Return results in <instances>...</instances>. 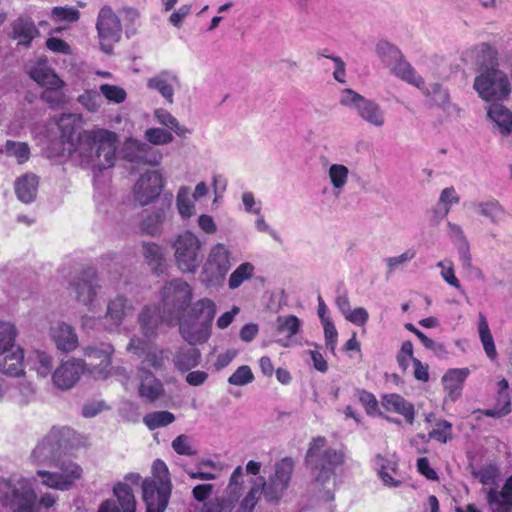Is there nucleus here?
I'll use <instances>...</instances> for the list:
<instances>
[{
    "label": "nucleus",
    "mask_w": 512,
    "mask_h": 512,
    "mask_svg": "<svg viewBox=\"0 0 512 512\" xmlns=\"http://www.w3.org/2000/svg\"><path fill=\"white\" fill-rule=\"evenodd\" d=\"M478 75L474 79L473 88L478 96L486 101H497L507 98L511 85L507 75L498 69L497 53L487 43L478 48Z\"/></svg>",
    "instance_id": "obj_1"
},
{
    "label": "nucleus",
    "mask_w": 512,
    "mask_h": 512,
    "mask_svg": "<svg viewBox=\"0 0 512 512\" xmlns=\"http://www.w3.org/2000/svg\"><path fill=\"white\" fill-rule=\"evenodd\" d=\"M117 136L105 129L86 130L79 133L77 151L82 163L102 171L114 166Z\"/></svg>",
    "instance_id": "obj_2"
},
{
    "label": "nucleus",
    "mask_w": 512,
    "mask_h": 512,
    "mask_svg": "<svg viewBox=\"0 0 512 512\" xmlns=\"http://www.w3.org/2000/svg\"><path fill=\"white\" fill-rule=\"evenodd\" d=\"M0 502L11 512H37L38 505L46 509L52 507L56 497L52 493H45L37 501L31 479L20 478L13 481L0 478Z\"/></svg>",
    "instance_id": "obj_3"
},
{
    "label": "nucleus",
    "mask_w": 512,
    "mask_h": 512,
    "mask_svg": "<svg viewBox=\"0 0 512 512\" xmlns=\"http://www.w3.org/2000/svg\"><path fill=\"white\" fill-rule=\"evenodd\" d=\"M313 480L324 486L336 475V471L345 462V453L328 445L327 439L322 436L315 437L309 443L305 456Z\"/></svg>",
    "instance_id": "obj_4"
},
{
    "label": "nucleus",
    "mask_w": 512,
    "mask_h": 512,
    "mask_svg": "<svg viewBox=\"0 0 512 512\" xmlns=\"http://www.w3.org/2000/svg\"><path fill=\"white\" fill-rule=\"evenodd\" d=\"M295 462L291 457H284L276 462L274 474L266 480L263 476L256 478L251 491L259 499L262 494L264 500L272 505H277L285 495L294 471Z\"/></svg>",
    "instance_id": "obj_5"
},
{
    "label": "nucleus",
    "mask_w": 512,
    "mask_h": 512,
    "mask_svg": "<svg viewBox=\"0 0 512 512\" xmlns=\"http://www.w3.org/2000/svg\"><path fill=\"white\" fill-rule=\"evenodd\" d=\"M171 248L176 267L182 273H196L203 256V243L200 238L192 231H183L175 236Z\"/></svg>",
    "instance_id": "obj_6"
},
{
    "label": "nucleus",
    "mask_w": 512,
    "mask_h": 512,
    "mask_svg": "<svg viewBox=\"0 0 512 512\" xmlns=\"http://www.w3.org/2000/svg\"><path fill=\"white\" fill-rule=\"evenodd\" d=\"M192 299V288L183 279H173L162 289L163 318L169 325L179 321Z\"/></svg>",
    "instance_id": "obj_7"
},
{
    "label": "nucleus",
    "mask_w": 512,
    "mask_h": 512,
    "mask_svg": "<svg viewBox=\"0 0 512 512\" xmlns=\"http://www.w3.org/2000/svg\"><path fill=\"white\" fill-rule=\"evenodd\" d=\"M339 103L356 111L359 118L369 126L382 128L386 123V113L379 103L365 98L352 89H344Z\"/></svg>",
    "instance_id": "obj_8"
},
{
    "label": "nucleus",
    "mask_w": 512,
    "mask_h": 512,
    "mask_svg": "<svg viewBox=\"0 0 512 512\" xmlns=\"http://www.w3.org/2000/svg\"><path fill=\"white\" fill-rule=\"evenodd\" d=\"M232 266L231 252L223 243H216L209 249L202 266L201 281L207 286L219 285Z\"/></svg>",
    "instance_id": "obj_9"
},
{
    "label": "nucleus",
    "mask_w": 512,
    "mask_h": 512,
    "mask_svg": "<svg viewBox=\"0 0 512 512\" xmlns=\"http://www.w3.org/2000/svg\"><path fill=\"white\" fill-rule=\"evenodd\" d=\"M69 435L68 428H52L32 451V459L38 464H56L67 449Z\"/></svg>",
    "instance_id": "obj_10"
},
{
    "label": "nucleus",
    "mask_w": 512,
    "mask_h": 512,
    "mask_svg": "<svg viewBox=\"0 0 512 512\" xmlns=\"http://www.w3.org/2000/svg\"><path fill=\"white\" fill-rule=\"evenodd\" d=\"M58 470H37L36 474L41 483L51 489L67 491L82 476V468L72 461H59L56 463Z\"/></svg>",
    "instance_id": "obj_11"
},
{
    "label": "nucleus",
    "mask_w": 512,
    "mask_h": 512,
    "mask_svg": "<svg viewBox=\"0 0 512 512\" xmlns=\"http://www.w3.org/2000/svg\"><path fill=\"white\" fill-rule=\"evenodd\" d=\"M96 28L101 49L105 53H111L113 44L121 38L122 27L119 18L110 7L104 6L100 9Z\"/></svg>",
    "instance_id": "obj_12"
},
{
    "label": "nucleus",
    "mask_w": 512,
    "mask_h": 512,
    "mask_svg": "<svg viewBox=\"0 0 512 512\" xmlns=\"http://www.w3.org/2000/svg\"><path fill=\"white\" fill-rule=\"evenodd\" d=\"M114 348L109 343L89 345L84 348V356L89 359L87 371L97 379H106L111 372V356Z\"/></svg>",
    "instance_id": "obj_13"
},
{
    "label": "nucleus",
    "mask_w": 512,
    "mask_h": 512,
    "mask_svg": "<svg viewBox=\"0 0 512 512\" xmlns=\"http://www.w3.org/2000/svg\"><path fill=\"white\" fill-rule=\"evenodd\" d=\"M171 495V481L144 479L142 497L146 504V512H164Z\"/></svg>",
    "instance_id": "obj_14"
},
{
    "label": "nucleus",
    "mask_w": 512,
    "mask_h": 512,
    "mask_svg": "<svg viewBox=\"0 0 512 512\" xmlns=\"http://www.w3.org/2000/svg\"><path fill=\"white\" fill-rule=\"evenodd\" d=\"M164 185L165 180L159 171H147L134 184V198L141 206L148 205L159 197Z\"/></svg>",
    "instance_id": "obj_15"
},
{
    "label": "nucleus",
    "mask_w": 512,
    "mask_h": 512,
    "mask_svg": "<svg viewBox=\"0 0 512 512\" xmlns=\"http://www.w3.org/2000/svg\"><path fill=\"white\" fill-rule=\"evenodd\" d=\"M71 287L76 294L77 301L92 311L95 297L101 289L96 270L89 268L83 271L71 282Z\"/></svg>",
    "instance_id": "obj_16"
},
{
    "label": "nucleus",
    "mask_w": 512,
    "mask_h": 512,
    "mask_svg": "<svg viewBox=\"0 0 512 512\" xmlns=\"http://www.w3.org/2000/svg\"><path fill=\"white\" fill-rule=\"evenodd\" d=\"M134 311L129 299L117 295L109 300L105 315L102 317V326L107 331H116L124 320Z\"/></svg>",
    "instance_id": "obj_17"
},
{
    "label": "nucleus",
    "mask_w": 512,
    "mask_h": 512,
    "mask_svg": "<svg viewBox=\"0 0 512 512\" xmlns=\"http://www.w3.org/2000/svg\"><path fill=\"white\" fill-rule=\"evenodd\" d=\"M86 370V363L83 360H68L61 363L54 371L52 375L53 383L60 390H70Z\"/></svg>",
    "instance_id": "obj_18"
},
{
    "label": "nucleus",
    "mask_w": 512,
    "mask_h": 512,
    "mask_svg": "<svg viewBox=\"0 0 512 512\" xmlns=\"http://www.w3.org/2000/svg\"><path fill=\"white\" fill-rule=\"evenodd\" d=\"M124 157L132 163L156 166L160 163L162 154L149 143L130 139L125 143Z\"/></svg>",
    "instance_id": "obj_19"
},
{
    "label": "nucleus",
    "mask_w": 512,
    "mask_h": 512,
    "mask_svg": "<svg viewBox=\"0 0 512 512\" xmlns=\"http://www.w3.org/2000/svg\"><path fill=\"white\" fill-rule=\"evenodd\" d=\"M146 86L157 91L168 104H173L175 90L180 88L181 82L174 71L161 70L147 79Z\"/></svg>",
    "instance_id": "obj_20"
},
{
    "label": "nucleus",
    "mask_w": 512,
    "mask_h": 512,
    "mask_svg": "<svg viewBox=\"0 0 512 512\" xmlns=\"http://www.w3.org/2000/svg\"><path fill=\"white\" fill-rule=\"evenodd\" d=\"M243 469L238 466L231 474L230 481L227 487L229 496L227 499L216 500L205 504L202 512H228L233 501H236L242 494L243 484Z\"/></svg>",
    "instance_id": "obj_21"
},
{
    "label": "nucleus",
    "mask_w": 512,
    "mask_h": 512,
    "mask_svg": "<svg viewBox=\"0 0 512 512\" xmlns=\"http://www.w3.org/2000/svg\"><path fill=\"white\" fill-rule=\"evenodd\" d=\"M486 499L491 512H512V475L506 479L501 491L497 487L489 488Z\"/></svg>",
    "instance_id": "obj_22"
},
{
    "label": "nucleus",
    "mask_w": 512,
    "mask_h": 512,
    "mask_svg": "<svg viewBox=\"0 0 512 512\" xmlns=\"http://www.w3.org/2000/svg\"><path fill=\"white\" fill-rule=\"evenodd\" d=\"M169 213V205L144 210L140 221L141 231L153 237L159 236L163 231V224L168 219Z\"/></svg>",
    "instance_id": "obj_23"
},
{
    "label": "nucleus",
    "mask_w": 512,
    "mask_h": 512,
    "mask_svg": "<svg viewBox=\"0 0 512 512\" xmlns=\"http://www.w3.org/2000/svg\"><path fill=\"white\" fill-rule=\"evenodd\" d=\"M179 331L185 341L191 345H196L209 339L211 326L188 317L179 323Z\"/></svg>",
    "instance_id": "obj_24"
},
{
    "label": "nucleus",
    "mask_w": 512,
    "mask_h": 512,
    "mask_svg": "<svg viewBox=\"0 0 512 512\" xmlns=\"http://www.w3.org/2000/svg\"><path fill=\"white\" fill-rule=\"evenodd\" d=\"M470 374L468 368L449 369L442 377L444 390L447 393V399L455 402L462 394L463 384Z\"/></svg>",
    "instance_id": "obj_25"
},
{
    "label": "nucleus",
    "mask_w": 512,
    "mask_h": 512,
    "mask_svg": "<svg viewBox=\"0 0 512 512\" xmlns=\"http://www.w3.org/2000/svg\"><path fill=\"white\" fill-rule=\"evenodd\" d=\"M447 227L449 229V236L456 246L459 260L464 269L472 270L474 266L472 264V257L470 254V245L469 242L463 232V229L458 224H454L451 222L447 223Z\"/></svg>",
    "instance_id": "obj_26"
},
{
    "label": "nucleus",
    "mask_w": 512,
    "mask_h": 512,
    "mask_svg": "<svg viewBox=\"0 0 512 512\" xmlns=\"http://www.w3.org/2000/svg\"><path fill=\"white\" fill-rule=\"evenodd\" d=\"M139 379V395L146 402H154L163 395V384L150 371L139 369Z\"/></svg>",
    "instance_id": "obj_27"
},
{
    "label": "nucleus",
    "mask_w": 512,
    "mask_h": 512,
    "mask_svg": "<svg viewBox=\"0 0 512 512\" xmlns=\"http://www.w3.org/2000/svg\"><path fill=\"white\" fill-rule=\"evenodd\" d=\"M381 405L387 411L402 415L409 424L414 422V406L412 403L405 400L401 395L396 393L384 394L381 398Z\"/></svg>",
    "instance_id": "obj_28"
},
{
    "label": "nucleus",
    "mask_w": 512,
    "mask_h": 512,
    "mask_svg": "<svg viewBox=\"0 0 512 512\" xmlns=\"http://www.w3.org/2000/svg\"><path fill=\"white\" fill-rule=\"evenodd\" d=\"M51 336L59 350L72 351L78 345V337L71 325L57 323L51 328Z\"/></svg>",
    "instance_id": "obj_29"
},
{
    "label": "nucleus",
    "mask_w": 512,
    "mask_h": 512,
    "mask_svg": "<svg viewBox=\"0 0 512 512\" xmlns=\"http://www.w3.org/2000/svg\"><path fill=\"white\" fill-rule=\"evenodd\" d=\"M12 37L20 45H29L39 34L34 21L27 16H20L11 23Z\"/></svg>",
    "instance_id": "obj_30"
},
{
    "label": "nucleus",
    "mask_w": 512,
    "mask_h": 512,
    "mask_svg": "<svg viewBox=\"0 0 512 512\" xmlns=\"http://www.w3.org/2000/svg\"><path fill=\"white\" fill-rule=\"evenodd\" d=\"M29 76L40 86L61 84V78L48 65L47 61L40 60L28 67Z\"/></svg>",
    "instance_id": "obj_31"
},
{
    "label": "nucleus",
    "mask_w": 512,
    "mask_h": 512,
    "mask_svg": "<svg viewBox=\"0 0 512 512\" xmlns=\"http://www.w3.org/2000/svg\"><path fill=\"white\" fill-rule=\"evenodd\" d=\"M301 327L300 319L295 315L278 316L275 322V328L278 335H283L284 338L277 340L283 347L290 345L291 338L296 335Z\"/></svg>",
    "instance_id": "obj_32"
},
{
    "label": "nucleus",
    "mask_w": 512,
    "mask_h": 512,
    "mask_svg": "<svg viewBox=\"0 0 512 512\" xmlns=\"http://www.w3.org/2000/svg\"><path fill=\"white\" fill-rule=\"evenodd\" d=\"M66 83L61 79V84L48 85L40 94V99L45 102L51 109L59 110L65 108L70 98L64 92Z\"/></svg>",
    "instance_id": "obj_33"
},
{
    "label": "nucleus",
    "mask_w": 512,
    "mask_h": 512,
    "mask_svg": "<svg viewBox=\"0 0 512 512\" xmlns=\"http://www.w3.org/2000/svg\"><path fill=\"white\" fill-rule=\"evenodd\" d=\"M5 391L7 397L20 406L28 405L36 398V388L28 380L18 381Z\"/></svg>",
    "instance_id": "obj_34"
},
{
    "label": "nucleus",
    "mask_w": 512,
    "mask_h": 512,
    "mask_svg": "<svg viewBox=\"0 0 512 512\" xmlns=\"http://www.w3.org/2000/svg\"><path fill=\"white\" fill-rule=\"evenodd\" d=\"M143 256L152 271L161 275L166 270V257L163 248L153 242H145L142 245Z\"/></svg>",
    "instance_id": "obj_35"
},
{
    "label": "nucleus",
    "mask_w": 512,
    "mask_h": 512,
    "mask_svg": "<svg viewBox=\"0 0 512 512\" xmlns=\"http://www.w3.org/2000/svg\"><path fill=\"white\" fill-rule=\"evenodd\" d=\"M39 180L34 174H25L15 181L17 198L25 203H32L37 195Z\"/></svg>",
    "instance_id": "obj_36"
},
{
    "label": "nucleus",
    "mask_w": 512,
    "mask_h": 512,
    "mask_svg": "<svg viewBox=\"0 0 512 512\" xmlns=\"http://www.w3.org/2000/svg\"><path fill=\"white\" fill-rule=\"evenodd\" d=\"M23 361L24 350L18 346L0 362V373L9 377L23 376L25 373Z\"/></svg>",
    "instance_id": "obj_37"
},
{
    "label": "nucleus",
    "mask_w": 512,
    "mask_h": 512,
    "mask_svg": "<svg viewBox=\"0 0 512 512\" xmlns=\"http://www.w3.org/2000/svg\"><path fill=\"white\" fill-rule=\"evenodd\" d=\"M160 322L166 320L163 318V311L160 312L156 307L147 306L139 315L141 331L145 337H154Z\"/></svg>",
    "instance_id": "obj_38"
},
{
    "label": "nucleus",
    "mask_w": 512,
    "mask_h": 512,
    "mask_svg": "<svg viewBox=\"0 0 512 512\" xmlns=\"http://www.w3.org/2000/svg\"><path fill=\"white\" fill-rule=\"evenodd\" d=\"M83 117L78 113H63L57 118V126L63 142H72L77 129L81 126Z\"/></svg>",
    "instance_id": "obj_39"
},
{
    "label": "nucleus",
    "mask_w": 512,
    "mask_h": 512,
    "mask_svg": "<svg viewBox=\"0 0 512 512\" xmlns=\"http://www.w3.org/2000/svg\"><path fill=\"white\" fill-rule=\"evenodd\" d=\"M216 314V304L209 298H202L194 302L188 312V317L199 320L212 327Z\"/></svg>",
    "instance_id": "obj_40"
},
{
    "label": "nucleus",
    "mask_w": 512,
    "mask_h": 512,
    "mask_svg": "<svg viewBox=\"0 0 512 512\" xmlns=\"http://www.w3.org/2000/svg\"><path fill=\"white\" fill-rule=\"evenodd\" d=\"M487 114L491 121L498 126L501 134L508 135L512 131V113L504 105L491 104Z\"/></svg>",
    "instance_id": "obj_41"
},
{
    "label": "nucleus",
    "mask_w": 512,
    "mask_h": 512,
    "mask_svg": "<svg viewBox=\"0 0 512 512\" xmlns=\"http://www.w3.org/2000/svg\"><path fill=\"white\" fill-rule=\"evenodd\" d=\"M475 211L488 218L493 224H498L504 220L506 211L498 200L491 199L473 203Z\"/></svg>",
    "instance_id": "obj_42"
},
{
    "label": "nucleus",
    "mask_w": 512,
    "mask_h": 512,
    "mask_svg": "<svg viewBox=\"0 0 512 512\" xmlns=\"http://www.w3.org/2000/svg\"><path fill=\"white\" fill-rule=\"evenodd\" d=\"M391 73L401 80L415 86L421 87L424 84V79L416 72L412 65L401 57L391 68Z\"/></svg>",
    "instance_id": "obj_43"
},
{
    "label": "nucleus",
    "mask_w": 512,
    "mask_h": 512,
    "mask_svg": "<svg viewBox=\"0 0 512 512\" xmlns=\"http://www.w3.org/2000/svg\"><path fill=\"white\" fill-rule=\"evenodd\" d=\"M424 96L430 98L435 106L446 110L450 106V94L448 89L444 88L440 83H432L426 86L425 83L421 87H417Z\"/></svg>",
    "instance_id": "obj_44"
},
{
    "label": "nucleus",
    "mask_w": 512,
    "mask_h": 512,
    "mask_svg": "<svg viewBox=\"0 0 512 512\" xmlns=\"http://www.w3.org/2000/svg\"><path fill=\"white\" fill-rule=\"evenodd\" d=\"M479 338L482 343L483 349L490 360L497 358V350L495 347L494 339L491 334L487 319L484 314L479 313L478 322Z\"/></svg>",
    "instance_id": "obj_45"
},
{
    "label": "nucleus",
    "mask_w": 512,
    "mask_h": 512,
    "mask_svg": "<svg viewBox=\"0 0 512 512\" xmlns=\"http://www.w3.org/2000/svg\"><path fill=\"white\" fill-rule=\"evenodd\" d=\"M154 117L159 124L167 127L179 137L185 138L191 134V130L183 125H180L178 120L167 110L158 108L154 111Z\"/></svg>",
    "instance_id": "obj_46"
},
{
    "label": "nucleus",
    "mask_w": 512,
    "mask_h": 512,
    "mask_svg": "<svg viewBox=\"0 0 512 512\" xmlns=\"http://www.w3.org/2000/svg\"><path fill=\"white\" fill-rule=\"evenodd\" d=\"M27 361L40 377H47L53 368L52 356L44 351H33Z\"/></svg>",
    "instance_id": "obj_47"
},
{
    "label": "nucleus",
    "mask_w": 512,
    "mask_h": 512,
    "mask_svg": "<svg viewBox=\"0 0 512 512\" xmlns=\"http://www.w3.org/2000/svg\"><path fill=\"white\" fill-rule=\"evenodd\" d=\"M18 329L10 321H0V356L12 351L15 346Z\"/></svg>",
    "instance_id": "obj_48"
},
{
    "label": "nucleus",
    "mask_w": 512,
    "mask_h": 512,
    "mask_svg": "<svg viewBox=\"0 0 512 512\" xmlns=\"http://www.w3.org/2000/svg\"><path fill=\"white\" fill-rule=\"evenodd\" d=\"M191 189L181 186L176 196V206L182 218H190L195 214L194 199L191 198Z\"/></svg>",
    "instance_id": "obj_49"
},
{
    "label": "nucleus",
    "mask_w": 512,
    "mask_h": 512,
    "mask_svg": "<svg viewBox=\"0 0 512 512\" xmlns=\"http://www.w3.org/2000/svg\"><path fill=\"white\" fill-rule=\"evenodd\" d=\"M200 352L190 347L180 350L174 359L175 366L182 372L188 371L199 364Z\"/></svg>",
    "instance_id": "obj_50"
},
{
    "label": "nucleus",
    "mask_w": 512,
    "mask_h": 512,
    "mask_svg": "<svg viewBox=\"0 0 512 512\" xmlns=\"http://www.w3.org/2000/svg\"><path fill=\"white\" fill-rule=\"evenodd\" d=\"M113 491L121 506L122 512H135L136 500L131 488L127 484L118 483Z\"/></svg>",
    "instance_id": "obj_51"
},
{
    "label": "nucleus",
    "mask_w": 512,
    "mask_h": 512,
    "mask_svg": "<svg viewBox=\"0 0 512 512\" xmlns=\"http://www.w3.org/2000/svg\"><path fill=\"white\" fill-rule=\"evenodd\" d=\"M377 55L390 68L403 56L400 49L388 41H380L376 46Z\"/></svg>",
    "instance_id": "obj_52"
},
{
    "label": "nucleus",
    "mask_w": 512,
    "mask_h": 512,
    "mask_svg": "<svg viewBox=\"0 0 512 512\" xmlns=\"http://www.w3.org/2000/svg\"><path fill=\"white\" fill-rule=\"evenodd\" d=\"M175 421V416L169 411H155L143 417L144 424L149 430L165 427Z\"/></svg>",
    "instance_id": "obj_53"
},
{
    "label": "nucleus",
    "mask_w": 512,
    "mask_h": 512,
    "mask_svg": "<svg viewBox=\"0 0 512 512\" xmlns=\"http://www.w3.org/2000/svg\"><path fill=\"white\" fill-rule=\"evenodd\" d=\"M254 265L250 262L240 264L230 275L228 286L234 290L242 285V283L250 279L254 274Z\"/></svg>",
    "instance_id": "obj_54"
},
{
    "label": "nucleus",
    "mask_w": 512,
    "mask_h": 512,
    "mask_svg": "<svg viewBox=\"0 0 512 512\" xmlns=\"http://www.w3.org/2000/svg\"><path fill=\"white\" fill-rule=\"evenodd\" d=\"M472 475L478 479L483 485H492L496 487L497 480L500 476L499 467L496 464L489 463L479 469H474Z\"/></svg>",
    "instance_id": "obj_55"
},
{
    "label": "nucleus",
    "mask_w": 512,
    "mask_h": 512,
    "mask_svg": "<svg viewBox=\"0 0 512 512\" xmlns=\"http://www.w3.org/2000/svg\"><path fill=\"white\" fill-rule=\"evenodd\" d=\"M349 170L345 165L332 164L328 169V176L332 187L341 191L348 182Z\"/></svg>",
    "instance_id": "obj_56"
},
{
    "label": "nucleus",
    "mask_w": 512,
    "mask_h": 512,
    "mask_svg": "<svg viewBox=\"0 0 512 512\" xmlns=\"http://www.w3.org/2000/svg\"><path fill=\"white\" fill-rule=\"evenodd\" d=\"M4 151L8 156L15 157L22 164L29 159L30 148L27 143L8 140L4 145Z\"/></svg>",
    "instance_id": "obj_57"
},
{
    "label": "nucleus",
    "mask_w": 512,
    "mask_h": 512,
    "mask_svg": "<svg viewBox=\"0 0 512 512\" xmlns=\"http://www.w3.org/2000/svg\"><path fill=\"white\" fill-rule=\"evenodd\" d=\"M167 356L164 353V350L160 349L155 343L152 345L151 349H149L143 356V363L148 366L154 368L155 370H162L165 367V360Z\"/></svg>",
    "instance_id": "obj_58"
},
{
    "label": "nucleus",
    "mask_w": 512,
    "mask_h": 512,
    "mask_svg": "<svg viewBox=\"0 0 512 512\" xmlns=\"http://www.w3.org/2000/svg\"><path fill=\"white\" fill-rule=\"evenodd\" d=\"M152 338L153 337L133 336L127 345V350L137 357L142 358V356L151 349L154 344Z\"/></svg>",
    "instance_id": "obj_59"
},
{
    "label": "nucleus",
    "mask_w": 512,
    "mask_h": 512,
    "mask_svg": "<svg viewBox=\"0 0 512 512\" xmlns=\"http://www.w3.org/2000/svg\"><path fill=\"white\" fill-rule=\"evenodd\" d=\"M77 101L92 113L97 112L101 106V96L96 90H85L84 93L78 96Z\"/></svg>",
    "instance_id": "obj_60"
},
{
    "label": "nucleus",
    "mask_w": 512,
    "mask_h": 512,
    "mask_svg": "<svg viewBox=\"0 0 512 512\" xmlns=\"http://www.w3.org/2000/svg\"><path fill=\"white\" fill-rule=\"evenodd\" d=\"M145 139L150 145H165L171 143L174 137L162 128H149L145 131Z\"/></svg>",
    "instance_id": "obj_61"
},
{
    "label": "nucleus",
    "mask_w": 512,
    "mask_h": 512,
    "mask_svg": "<svg viewBox=\"0 0 512 512\" xmlns=\"http://www.w3.org/2000/svg\"><path fill=\"white\" fill-rule=\"evenodd\" d=\"M100 93L109 101L120 104L126 100V91L116 85L102 84L99 88Z\"/></svg>",
    "instance_id": "obj_62"
},
{
    "label": "nucleus",
    "mask_w": 512,
    "mask_h": 512,
    "mask_svg": "<svg viewBox=\"0 0 512 512\" xmlns=\"http://www.w3.org/2000/svg\"><path fill=\"white\" fill-rule=\"evenodd\" d=\"M171 445H172L173 450L177 454L185 455V456H193L196 454V450L193 448V446L191 444L190 437L185 434H181V435L177 436L172 441Z\"/></svg>",
    "instance_id": "obj_63"
},
{
    "label": "nucleus",
    "mask_w": 512,
    "mask_h": 512,
    "mask_svg": "<svg viewBox=\"0 0 512 512\" xmlns=\"http://www.w3.org/2000/svg\"><path fill=\"white\" fill-rule=\"evenodd\" d=\"M254 379L252 370L249 366H240L229 378L228 382L232 385L243 386L251 383Z\"/></svg>",
    "instance_id": "obj_64"
}]
</instances>
